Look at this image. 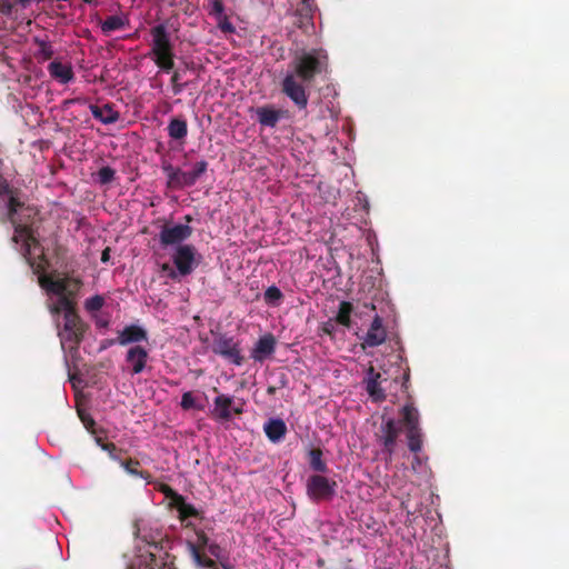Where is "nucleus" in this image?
<instances>
[{
  "mask_svg": "<svg viewBox=\"0 0 569 569\" xmlns=\"http://www.w3.org/2000/svg\"><path fill=\"white\" fill-rule=\"evenodd\" d=\"M149 359L148 350L141 345L131 346L126 353V363L129 366V372L134 376L141 373L147 368Z\"/></svg>",
  "mask_w": 569,
  "mask_h": 569,
  "instance_id": "obj_10",
  "label": "nucleus"
},
{
  "mask_svg": "<svg viewBox=\"0 0 569 569\" xmlns=\"http://www.w3.org/2000/svg\"><path fill=\"white\" fill-rule=\"evenodd\" d=\"M232 412H233L234 415H241V413H242V409H240V408H232V407H231V413H232Z\"/></svg>",
  "mask_w": 569,
  "mask_h": 569,
  "instance_id": "obj_48",
  "label": "nucleus"
},
{
  "mask_svg": "<svg viewBox=\"0 0 569 569\" xmlns=\"http://www.w3.org/2000/svg\"><path fill=\"white\" fill-rule=\"evenodd\" d=\"M197 541L200 546L208 547V545H210L209 538L207 537V535L203 531L197 532Z\"/></svg>",
  "mask_w": 569,
  "mask_h": 569,
  "instance_id": "obj_43",
  "label": "nucleus"
},
{
  "mask_svg": "<svg viewBox=\"0 0 569 569\" xmlns=\"http://www.w3.org/2000/svg\"><path fill=\"white\" fill-rule=\"evenodd\" d=\"M36 43L38 44L39 57H41L43 60H49L53 57V48L48 41L36 39Z\"/></svg>",
  "mask_w": 569,
  "mask_h": 569,
  "instance_id": "obj_32",
  "label": "nucleus"
},
{
  "mask_svg": "<svg viewBox=\"0 0 569 569\" xmlns=\"http://www.w3.org/2000/svg\"><path fill=\"white\" fill-rule=\"evenodd\" d=\"M192 234V228L189 224H169L164 223L159 232V242L163 248L174 244H182Z\"/></svg>",
  "mask_w": 569,
  "mask_h": 569,
  "instance_id": "obj_9",
  "label": "nucleus"
},
{
  "mask_svg": "<svg viewBox=\"0 0 569 569\" xmlns=\"http://www.w3.org/2000/svg\"><path fill=\"white\" fill-rule=\"evenodd\" d=\"M309 463L313 471L325 473L328 470L327 463L322 459V450L313 448L309 452Z\"/></svg>",
  "mask_w": 569,
  "mask_h": 569,
  "instance_id": "obj_25",
  "label": "nucleus"
},
{
  "mask_svg": "<svg viewBox=\"0 0 569 569\" xmlns=\"http://www.w3.org/2000/svg\"><path fill=\"white\" fill-rule=\"evenodd\" d=\"M208 551L211 556L216 558H220L221 548L218 543H210L208 545Z\"/></svg>",
  "mask_w": 569,
  "mask_h": 569,
  "instance_id": "obj_41",
  "label": "nucleus"
},
{
  "mask_svg": "<svg viewBox=\"0 0 569 569\" xmlns=\"http://www.w3.org/2000/svg\"><path fill=\"white\" fill-rule=\"evenodd\" d=\"M317 565H318L319 567H323V566H325V560H323L322 558H319V559L317 560Z\"/></svg>",
  "mask_w": 569,
  "mask_h": 569,
  "instance_id": "obj_51",
  "label": "nucleus"
},
{
  "mask_svg": "<svg viewBox=\"0 0 569 569\" xmlns=\"http://www.w3.org/2000/svg\"><path fill=\"white\" fill-rule=\"evenodd\" d=\"M128 21L120 16H110L101 22V30L104 34H110L112 31L123 29Z\"/></svg>",
  "mask_w": 569,
  "mask_h": 569,
  "instance_id": "obj_24",
  "label": "nucleus"
},
{
  "mask_svg": "<svg viewBox=\"0 0 569 569\" xmlns=\"http://www.w3.org/2000/svg\"><path fill=\"white\" fill-rule=\"evenodd\" d=\"M208 170V162L206 160H200L193 164L192 170L184 171L187 183L189 187L196 184V182L201 178L203 173Z\"/></svg>",
  "mask_w": 569,
  "mask_h": 569,
  "instance_id": "obj_23",
  "label": "nucleus"
},
{
  "mask_svg": "<svg viewBox=\"0 0 569 569\" xmlns=\"http://www.w3.org/2000/svg\"><path fill=\"white\" fill-rule=\"evenodd\" d=\"M160 491L164 495L166 498L170 500V506L172 507L177 502V497H181L182 495L174 491L168 485H161Z\"/></svg>",
  "mask_w": 569,
  "mask_h": 569,
  "instance_id": "obj_37",
  "label": "nucleus"
},
{
  "mask_svg": "<svg viewBox=\"0 0 569 569\" xmlns=\"http://www.w3.org/2000/svg\"><path fill=\"white\" fill-rule=\"evenodd\" d=\"M162 270H168L169 271V277L171 279H176L177 278V271H174L168 263H164L162 266Z\"/></svg>",
  "mask_w": 569,
  "mask_h": 569,
  "instance_id": "obj_45",
  "label": "nucleus"
},
{
  "mask_svg": "<svg viewBox=\"0 0 569 569\" xmlns=\"http://www.w3.org/2000/svg\"><path fill=\"white\" fill-rule=\"evenodd\" d=\"M96 442L100 448L108 452L109 457L116 461H122L120 453L122 450L118 449L113 442H106L101 437H96Z\"/></svg>",
  "mask_w": 569,
  "mask_h": 569,
  "instance_id": "obj_29",
  "label": "nucleus"
},
{
  "mask_svg": "<svg viewBox=\"0 0 569 569\" xmlns=\"http://www.w3.org/2000/svg\"><path fill=\"white\" fill-rule=\"evenodd\" d=\"M167 131L171 139L183 141L188 134L187 120L182 116L171 118L168 123Z\"/></svg>",
  "mask_w": 569,
  "mask_h": 569,
  "instance_id": "obj_21",
  "label": "nucleus"
},
{
  "mask_svg": "<svg viewBox=\"0 0 569 569\" xmlns=\"http://www.w3.org/2000/svg\"><path fill=\"white\" fill-rule=\"evenodd\" d=\"M387 333L382 325V319L376 316L371 322V326L366 333L363 345L367 347H377L386 341Z\"/></svg>",
  "mask_w": 569,
  "mask_h": 569,
  "instance_id": "obj_16",
  "label": "nucleus"
},
{
  "mask_svg": "<svg viewBox=\"0 0 569 569\" xmlns=\"http://www.w3.org/2000/svg\"><path fill=\"white\" fill-rule=\"evenodd\" d=\"M89 109L93 118L99 120L103 124L116 123L120 118L119 112L116 111L110 103H106L102 107H99L97 104H90Z\"/></svg>",
  "mask_w": 569,
  "mask_h": 569,
  "instance_id": "obj_18",
  "label": "nucleus"
},
{
  "mask_svg": "<svg viewBox=\"0 0 569 569\" xmlns=\"http://www.w3.org/2000/svg\"><path fill=\"white\" fill-rule=\"evenodd\" d=\"M400 421L393 418L382 417L379 430L375 433L376 441L381 446L386 460L391 461L396 452L398 438L401 433V427L405 428L408 448L411 452L417 453L422 449V429L420 427V415L418 409L411 401V397L399 411Z\"/></svg>",
  "mask_w": 569,
  "mask_h": 569,
  "instance_id": "obj_3",
  "label": "nucleus"
},
{
  "mask_svg": "<svg viewBox=\"0 0 569 569\" xmlns=\"http://www.w3.org/2000/svg\"><path fill=\"white\" fill-rule=\"evenodd\" d=\"M170 82H171L172 92L176 96L180 94L183 91V89L187 87L186 82L184 83L181 82V74L179 71L172 72Z\"/></svg>",
  "mask_w": 569,
  "mask_h": 569,
  "instance_id": "obj_35",
  "label": "nucleus"
},
{
  "mask_svg": "<svg viewBox=\"0 0 569 569\" xmlns=\"http://www.w3.org/2000/svg\"><path fill=\"white\" fill-rule=\"evenodd\" d=\"M277 347V339L272 333H266L261 336L250 352V358L254 360V362L262 363L266 359L270 358Z\"/></svg>",
  "mask_w": 569,
  "mask_h": 569,
  "instance_id": "obj_12",
  "label": "nucleus"
},
{
  "mask_svg": "<svg viewBox=\"0 0 569 569\" xmlns=\"http://www.w3.org/2000/svg\"><path fill=\"white\" fill-rule=\"evenodd\" d=\"M283 295L280 289L276 286H270L264 291V300L268 303H277L282 299Z\"/></svg>",
  "mask_w": 569,
  "mask_h": 569,
  "instance_id": "obj_34",
  "label": "nucleus"
},
{
  "mask_svg": "<svg viewBox=\"0 0 569 569\" xmlns=\"http://www.w3.org/2000/svg\"><path fill=\"white\" fill-rule=\"evenodd\" d=\"M219 27L223 32H233L234 31V27L232 26V23L230 21L227 20V18H224L223 22H221L219 24Z\"/></svg>",
  "mask_w": 569,
  "mask_h": 569,
  "instance_id": "obj_42",
  "label": "nucleus"
},
{
  "mask_svg": "<svg viewBox=\"0 0 569 569\" xmlns=\"http://www.w3.org/2000/svg\"><path fill=\"white\" fill-rule=\"evenodd\" d=\"M172 262L179 276L187 277L191 274L199 263L197 249L192 244L178 246L172 256Z\"/></svg>",
  "mask_w": 569,
  "mask_h": 569,
  "instance_id": "obj_8",
  "label": "nucleus"
},
{
  "mask_svg": "<svg viewBox=\"0 0 569 569\" xmlns=\"http://www.w3.org/2000/svg\"><path fill=\"white\" fill-rule=\"evenodd\" d=\"M191 555L192 558L198 567L207 568V569H216V562L207 557L206 555L201 553L194 545H191Z\"/></svg>",
  "mask_w": 569,
  "mask_h": 569,
  "instance_id": "obj_28",
  "label": "nucleus"
},
{
  "mask_svg": "<svg viewBox=\"0 0 569 569\" xmlns=\"http://www.w3.org/2000/svg\"><path fill=\"white\" fill-rule=\"evenodd\" d=\"M161 169L167 177V188L179 190L189 187L184 171L180 168H176L171 162L163 160L161 162Z\"/></svg>",
  "mask_w": 569,
  "mask_h": 569,
  "instance_id": "obj_13",
  "label": "nucleus"
},
{
  "mask_svg": "<svg viewBox=\"0 0 569 569\" xmlns=\"http://www.w3.org/2000/svg\"><path fill=\"white\" fill-rule=\"evenodd\" d=\"M179 512V519L184 521L188 518H197L200 512L194 506L188 503L183 496L177 497V502L172 506Z\"/></svg>",
  "mask_w": 569,
  "mask_h": 569,
  "instance_id": "obj_22",
  "label": "nucleus"
},
{
  "mask_svg": "<svg viewBox=\"0 0 569 569\" xmlns=\"http://www.w3.org/2000/svg\"><path fill=\"white\" fill-rule=\"evenodd\" d=\"M110 252H111V249L109 247L103 249V251L101 253V261L103 263H106V262H108L110 260Z\"/></svg>",
  "mask_w": 569,
  "mask_h": 569,
  "instance_id": "obj_44",
  "label": "nucleus"
},
{
  "mask_svg": "<svg viewBox=\"0 0 569 569\" xmlns=\"http://www.w3.org/2000/svg\"><path fill=\"white\" fill-rule=\"evenodd\" d=\"M18 3H20L22 7H27L31 0H17Z\"/></svg>",
  "mask_w": 569,
  "mask_h": 569,
  "instance_id": "obj_47",
  "label": "nucleus"
},
{
  "mask_svg": "<svg viewBox=\"0 0 569 569\" xmlns=\"http://www.w3.org/2000/svg\"><path fill=\"white\" fill-rule=\"evenodd\" d=\"M213 405L214 407L210 412L213 419L219 421L231 420V407L233 405V398L231 396L220 393L214 398Z\"/></svg>",
  "mask_w": 569,
  "mask_h": 569,
  "instance_id": "obj_14",
  "label": "nucleus"
},
{
  "mask_svg": "<svg viewBox=\"0 0 569 569\" xmlns=\"http://www.w3.org/2000/svg\"><path fill=\"white\" fill-rule=\"evenodd\" d=\"M263 430L268 439L271 442L277 443L284 438L287 433V426L282 419L272 418L264 423Z\"/></svg>",
  "mask_w": 569,
  "mask_h": 569,
  "instance_id": "obj_19",
  "label": "nucleus"
},
{
  "mask_svg": "<svg viewBox=\"0 0 569 569\" xmlns=\"http://www.w3.org/2000/svg\"><path fill=\"white\" fill-rule=\"evenodd\" d=\"M380 377L381 375L370 366L367 371L366 390L375 402H382L387 397L385 390L380 387Z\"/></svg>",
  "mask_w": 569,
  "mask_h": 569,
  "instance_id": "obj_15",
  "label": "nucleus"
},
{
  "mask_svg": "<svg viewBox=\"0 0 569 569\" xmlns=\"http://www.w3.org/2000/svg\"><path fill=\"white\" fill-rule=\"evenodd\" d=\"M267 391L269 395H273L276 392V387H269Z\"/></svg>",
  "mask_w": 569,
  "mask_h": 569,
  "instance_id": "obj_52",
  "label": "nucleus"
},
{
  "mask_svg": "<svg viewBox=\"0 0 569 569\" xmlns=\"http://www.w3.org/2000/svg\"><path fill=\"white\" fill-rule=\"evenodd\" d=\"M408 380H409V375H408V373H406V375H405V382L402 383V387H403V388H406V389H407V382H408Z\"/></svg>",
  "mask_w": 569,
  "mask_h": 569,
  "instance_id": "obj_50",
  "label": "nucleus"
},
{
  "mask_svg": "<svg viewBox=\"0 0 569 569\" xmlns=\"http://www.w3.org/2000/svg\"><path fill=\"white\" fill-rule=\"evenodd\" d=\"M142 341H148L147 330L138 325H129L126 326L122 330L118 331L116 340H111L110 345L118 343L120 346H134Z\"/></svg>",
  "mask_w": 569,
  "mask_h": 569,
  "instance_id": "obj_11",
  "label": "nucleus"
},
{
  "mask_svg": "<svg viewBox=\"0 0 569 569\" xmlns=\"http://www.w3.org/2000/svg\"><path fill=\"white\" fill-rule=\"evenodd\" d=\"M353 311V306L349 301H342L339 305V310L336 316V321L343 327L349 328L351 325V313Z\"/></svg>",
  "mask_w": 569,
  "mask_h": 569,
  "instance_id": "obj_26",
  "label": "nucleus"
},
{
  "mask_svg": "<svg viewBox=\"0 0 569 569\" xmlns=\"http://www.w3.org/2000/svg\"><path fill=\"white\" fill-rule=\"evenodd\" d=\"M224 11V6L222 0H210V14L221 17Z\"/></svg>",
  "mask_w": 569,
  "mask_h": 569,
  "instance_id": "obj_38",
  "label": "nucleus"
},
{
  "mask_svg": "<svg viewBox=\"0 0 569 569\" xmlns=\"http://www.w3.org/2000/svg\"><path fill=\"white\" fill-rule=\"evenodd\" d=\"M298 13L303 18V21H301V24L309 23L312 19L311 9L306 3V0H303L301 8H299Z\"/></svg>",
  "mask_w": 569,
  "mask_h": 569,
  "instance_id": "obj_39",
  "label": "nucleus"
},
{
  "mask_svg": "<svg viewBox=\"0 0 569 569\" xmlns=\"http://www.w3.org/2000/svg\"><path fill=\"white\" fill-rule=\"evenodd\" d=\"M48 71L52 78L63 84L70 82L74 78L72 67L60 61H52L48 66Z\"/></svg>",
  "mask_w": 569,
  "mask_h": 569,
  "instance_id": "obj_20",
  "label": "nucleus"
},
{
  "mask_svg": "<svg viewBox=\"0 0 569 569\" xmlns=\"http://www.w3.org/2000/svg\"><path fill=\"white\" fill-rule=\"evenodd\" d=\"M214 355L222 357L234 366H242L244 357L240 347V341L227 333H217L211 345Z\"/></svg>",
  "mask_w": 569,
  "mask_h": 569,
  "instance_id": "obj_7",
  "label": "nucleus"
},
{
  "mask_svg": "<svg viewBox=\"0 0 569 569\" xmlns=\"http://www.w3.org/2000/svg\"><path fill=\"white\" fill-rule=\"evenodd\" d=\"M116 170L109 166L102 167L97 172V181L100 184H109L114 180Z\"/></svg>",
  "mask_w": 569,
  "mask_h": 569,
  "instance_id": "obj_30",
  "label": "nucleus"
},
{
  "mask_svg": "<svg viewBox=\"0 0 569 569\" xmlns=\"http://www.w3.org/2000/svg\"><path fill=\"white\" fill-rule=\"evenodd\" d=\"M13 4L10 0H0V12L2 14H10L12 12Z\"/></svg>",
  "mask_w": 569,
  "mask_h": 569,
  "instance_id": "obj_40",
  "label": "nucleus"
},
{
  "mask_svg": "<svg viewBox=\"0 0 569 569\" xmlns=\"http://www.w3.org/2000/svg\"><path fill=\"white\" fill-rule=\"evenodd\" d=\"M104 303V299L101 296H93L86 300V309L88 311H99Z\"/></svg>",
  "mask_w": 569,
  "mask_h": 569,
  "instance_id": "obj_36",
  "label": "nucleus"
},
{
  "mask_svg": "<svg viewBox=\"0 0 569 569\" xmlns=\"http://www.w3.org/2000/svg\"><path fill=\"white\" fill-rule=\"evenodd\" d=\"M0 194L8 197V220L14 228L12 241L17 244L21 243V251L23 256H27L30 253L31 246L38 242L34 237L33 223L30 221L34 212L31 208L24 207V203L17 197V190L6 181L0 184Z\"/></svg>",
  "mask_w": 569,
  "mask_h": 569,
  "instance_id": "obj_4",
  "label": "nucleus"
},
{
  "mask_svg": "<svg viewBox=\"0 0 569 569\" xmlns=\"http://www.w3.org/2000/svg\"><path fill=\"white\" fill-rule=\"evenodd\" d=\"M180 406L183 410L198 409L202 410L203 407L196 403L194 397L191 391H187L181 397Z\"/></svg>",
  "mask_w": 569,
  "mask_h": 569,
  "instance_id": "obj_33",
  "label": "nucleus"
},
{
  "mask_svg": "<svg viewBox=\"0 0 569 569\" xmlns=\"http://www.w3.org/2000/svg\"><path fill=\"white\" fill-rule=\"evenodd\" d=\"M256 113L261 126L274 128L287 111L274 109L272 106H262L257 108Z\"/></svg>",
  "mask_w": 569,
  "mask_h": 569,
  "instance_id": "obj_17",
  "label": "nucleus"
},
{
  "mask_svg": "<svg viewBox=\"0 0 569 569\" xmlns=\"http://www.w3.org/2000/svg\"><path fill=\"white\" fill-rule=\"evenodd\" d=\"M138 566L139 569H157V559L152 552H149L147 557H140L137 562H133L131 567Z\"/></svg>",
  "mask_w": 569,
  "mask_h": 569,
  "instance_id": "obj_31",
  "label": "nucleus"
},
{
  "mask_svg": "<svg viewBox=\"0 0 569 569\" xmlns=\"http://www.w3.org/2000/svg\"><path fill=\"white\" fill-rule=\"evenodd\" d=\"M151 43L149 57L162 72H171L174 68V46L170 33L163 23H159L150 29Z\"/></svg>",
  "mask_w": 569,
  "mask_h": 569,
  "instance_id": "obj_5",
  "label": "nucleus"
},
{
  "mask_svg": "<svg viewBox=\"0 0 569 569\" xmlns=\"http://www.w3.org/2000/svg\"><path fill=\"white\" fill-rule=\"evenodd\" d=\"M184 220H186V222H190V221H192V218L190 216H186Z\"/></svg>",
  "mask_w": 569,
  "mask_h": 569,
  "instance_id": "obj_53",
  "label": "nucleus"
},
{
  "mask_svg": "<svg viewBox=\"0 0 569 569\" xmlns=\"http://www.w3.org/2000/svg\"><path fill=\"white\" fill-rule=\"evenodd\" d=\"M39 284L48 295L57 297V301L49 303L51 315L58 316L63 312V326L58 331L61 348L70 352L78 351L80 343L89 326L77 312V296L82 287L79 278L71 276L42 274L39 277Z\"/></svg>",
  "mask_w": 569,
  "mask_h": 569,
  "instance_id": "obj_1",
  "label": "nucleus"
},
{
  "mask_svg": "<svg viewBox=\"0 0 569 569\" xmlns=\"http://www.w3.org/2000/svg\"><path fill=\"white\" fill-rule=\"evenodd\" d=\"M323 331L328 335H332L333 331V325L330 322H327L323 327Z\"/></svg>",
  "mask_w": 569,
  "mask_h": 569,
  "instance_id": "obj_46",
  "label": "nucleus"
},
{
  "mask_svg": "<svg viewBox=\"0 0 569 569\" xmlns=\"http://www.w3.org/2000/svg\"><path fill=\"white\" fill-rule=\"evenodd\" d=\"M221 566H222L223 569H233V567L231 565L224 563L222 561H221Z\"/></svg>",
  "mask_w": 569,
  "mask_h": 569,
  "instance_id": "obj_49",
  "label": "nucleus"
},
{
  "mask_svg": "<svg viewBox=\"0 0 569 569\" xmlns=\"http://www.w3.org/2000/svg\"><path fill=\"white\" fill-rule=\"evenodd\" d=\"M328 71L327 50L322 48L297 50L289 63V70L281 80V92L299 111L306 110L309 102L308 87L317 77Z\"/></svg>",
  "mask_w": 569,
  "mask_h": 569,
  "instance_id": "obj_2",
  "label": "nucleus"
},
{
  "mask_svg": "<svg viewBox=\"0 0 569 569\" xmlns=\"http://www.w3.org/2000/svg\"><path fill=\"white\" fill-rule=\"evenodd\" d=\"M121 467L131 476L149 479L150 473L144 470H139L140 462L137 459H128L120 461Z\"/></svg>",
  "mask_w": 569,
  "mask_h": 569,
  "instance_id": "obj_27",
  "label": "nucleus"
},
{
  "mask_svg": "<svg viewBox=\"0 0 569 569\" xmlns=\"http://www.w3.org/2000/svg\"><path fill=\"white\" fill-rule=\"evenodd\" d=\"M338 483L323 475H311L306 482V492L316 503L331 501L337 493Z\"/></svg>",
  "mask_w": 569,
  "mask_h": 569,
  "instance_id": "obj_6",
  "label": "nucleus"
}]
</instances>
